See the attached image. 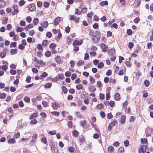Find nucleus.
Returning a JSON list of instances; mask_svg holds the SVG:
<instances>
[{
    "instance_id": "38",
    "label": "nucleus",
    "mask_w": 153,
    "mask_h": 153,
    "mask_svg": "<svg viewBox=\"0 0 153 153\" xmlns=\"http://www.w3.org/2000/svg\"><path fill=\"white\" fill-rule=\"evenodd\" d=\"M50 5V3L48 2L44 1L43 3V6L45 8L48 7Z\"/></svg>"
},
{
    "instance_id": "13",
    "label": "nucleus",
    "mask_w": 153,
    "mask_h": 153,
    "mask_svg": "<svg viewBox=\"0 0 153 153\" xmlns=\"http://www.w3.org/2000/svg\"><path fill=\"white\" fill-rule=\"evenodd\" d=\"M49 144L51 148V149H52V146H55L54 143L51 140H50L48 141Z\"/></svg>"
},
{
    "instance_id": "43",
    "label": "nucleus",
    "mask_w": 153,
    "mask_h": 153,
    "mask_svg": "<svg viewBox=\"0 0 153 153\" xmlns=\"http://www.w3.org/2000/svg\"><path fill=\"white\" fill-rule=\"evenodd\" d=\"M40 115L42 118H45L47 117V115L44 112H41L40 114Z\"/></svg>"
},
{
    "instance_id": "35",
    "label": "nucleus",
    "mask_w": 153,
    "mask_h": 153,
    "mask_svg": "<svg viewBox=\"0 0 153 153\" xmlns=\"http://www.w3.org/2000/svg\"><path fill=\"white\" fill-rule=\"evenodd\" d=\"M46 36L48 38H51L52 36V34L50 32H48L46 33Z\"/></svg>"
},
{
    "instance_id": "32",
    "label": "nucleus",
    "mask_w": 153,
    "mask_h": 153,
    "mask_svg": "<svg viewBox=\"0 0 153 153\" xmlns=\"http://www.w3.org/2000/svg\"><path fill=\"white\" fill-rule=\"evenodd\" d=\"M6 96V94L4 93H0V98L3 99L5 98Z\"/></svg>"
},
{
    "instance_id": "9",
    "label": "nucleus",
    "mask_w": 153,
    "mask_h": 153,
    "mask_svg": "<svg viewBox=\"0 0 153 153\" xmlns=\"http://www.w3.org/2000/svg\"><path fill=\"white\" fill-rule=\"evenodd\" d=\"M6 5V3L4 1L0 0V8H3Z\"/></svg>"
},
{
    "instance_id": "33",
    "label": "nucleus",
    "mask_w": 153,
    "mask_h": 153,
    "mask_svg": "<svg viewBox=\"0 0 153 153\" xmlns=\"http://www.w3.org/2000/svg\"><path fill=\"white\" fill-rule=\"evenodd\" d=\"M25 3V2L24 0H21L19 2V4L20 6H22Z\"/></svg>"
},
{
    "instance_id": "64",
    "label": "nucleus",
    "mask_w": 153,
    "mask_h": 153,
    "mask_svg": "<svg viewBox=\"0 0 153 153\" xmlns=\"http://www.w3.org/2000/svg\"><path fill=\"white\" fill-rule=\"evenodd\" d=\"M53 153H59V151L57 148L54 149H51Z\"/></svg>"
},
{
    "instance_id": "28",
    "label": "nucleus",
    "mask_w": 153,
    "mask_h": 153,
    "mask_svg": "<svg viewBox=\"0 0 153 153\" xmlns=\"http://www.w3.org/2000/svg\"><path fill=\"white\" fill-rule=\"evenodd\" d=\"M62 92L65 94L67 93V88L65 86H62Z\"/></svg>"
},
{
    "instance_id": "26",
    "label": "nucleus",
    "mask_w": 153,
    "mask_h": 153,
    "mask_svg": "<svg viewBox=\"0 0 153 153\" xmlns=\"http://www.w3.org/2000/svg\"><path fill=\"white\" fill-rule=\"evenodd\" d=\"M24 100L25 102L27 103H29L30 102V99L28 97L25 96L24 97Z\"/></svg>"
},
{
    "instance_id": "52",
    "label": "nucleus",
    "mask_w": 153,
    "mask_h": 153,
    "mask_svg": "<svg viewBox=\"0 0 153 153\" xmlns=\"http://www.w3.org/2000/svg\"><path fill=\"white\" fill-rule=\"evenodd\" d=\"M8 67L7 65H4L1 66V69L4 71H5L7 69Z\"/></svg>"
},
{
    "instance_id": "30",
    "label": "nucleus",
    "mask_w": 153,
    "mask_h": 153,
    "mask_svg": "<svg viewBox=\"0 0 153 153\" xmlns=\"http://www.w3.org/2000/svg\"><path fill=\"white\" fill-rule=\"evenodd\" d=\"M48 43V40H44L42 43V44L43 46H46L47 45V44Z\"/></svg>"
},
{
    "instance_id": "19",
    "label": "nucleus",
    "mask_w": 153,
    "mask_h": 153,
    "mask_svg": "<svg viewBox=\"0 0 153 153\" xmlns=\"http://www.w3.org/2000/svg\"><path fill=\"white\" fill-rule=\"evenodd\" d=\"M39 19L38 18H36L33 19V22L34 25H36L39 22Z\"/></svg>"
},
{
    "instance_id": "40",
    "label": "nucleus",
    "mask_w": 153,
    "mask_h": 153,
    "mask_svg": "<svg viewBox=\"0 0 153 153\" xmlns=\"http://www.w3.org/2000/svg\"><path fill=\"white\" fill-rule=\"evenodd\" d=\"M37 123V121L36 119H33L31 120L30 122L31 124H35Z\"/></svg>"
},
{
    "instance_id": "42",
    "label": "nucleus",
    "mask_w": 153,
    "mask_h": 153,
    "mask_svg": "<svg viewBox=\"0 0 153 153\" xmlns=\"http://www.w3.org/2000/svg\"><path fill=\"white\" fill-rule=\"evenodd\" d=\"M51 113L52 114L56 116H58L59 114V113L58 111H53L51 112Z\"/></svg>"
},
{
    "instance_id": "20",
    "label": "nucleus",
    "mask_w": 153,
    "mask_h": 153,
    "mask_svg": "<svg viewBox=\"0 0 153 153\" xmlns=\"http://www.w3.org/2000/svg\"><path fill=\"white\" fill-rule=\"evenodd\" d=\"M37 116V113H35L32 114L29 117L30 119H32L34 117H36Z\"/></svg>"
},
{
    "instance_id": "11",
    "label": "nucleus",
    "mask_w": 153,
    "mask_h": 153,
    "mask_svg": "<svg viewBox=\"0 0 153 153\" xmlns=\"http://www.w3.org/2000/svg\"><path fill=\"white\" fill-rule=\"evenodd\" d=\"M48 75V74L45 72H43L42 74L40 76V79H42L43 78L46 77Z\"/></svg>"
},
{
    "instance_id": "54",
    "label": "nucleus",
    "mask_w": 153,
    "mask_h": 153,
    "mask_svg": "<svg viewBox=\"0 0 153 153\" xmlns=\"http://www.w3.org/2000/svg\"><path fill=\"white\" fill-rule=\"evenodd\" d=\"M73 135L75 137H77L78 134V132L76 131H73L72 132Z\"/></svg>"
},
{
    "instance_id": "8",
    "label": "nucleus",
    "mask_w": 153,
    "mask_h": 153,
    "mask_svg": "<svg viewBox=\"0 0 153 153\" xmlns=\"http://www.w3.org/2000/svg\"><path fill=\"white\" fill-rule=\"evenodd\" d=\"M56 62L60 64L61 63L62 61L60 56H57L55 58Z\"/></svg>"
},
{
    "instance_id": "18",
    "label": "nucleus",
    "mask_w": 153,
    "mask_h": 153,
    "mask_svg": "<svg viewBox=\"0 0 153 153\" xmlns=\"http://www.w3.org/2000/svg\"><path fill=\"white\" fill-rule=\"evenodd\" d=\"M126 117L124 115H122L121 118L120 122L121 123L123 124L125 122V119Z\"/></svg>"
},
{
    "instance_id": "41",
    "label": "nucleus",
    "mask_w": 153,
    "mask_h": 153,
    "mask_svg": "<svg viewBox=\"0 0 153 153\" xmlns=\"http://www.w3.org/2000/svg\"><path fill=\"white\" fill-rule=\"evenodd\" d=\"M37 48L38 50H42V51L43 49V48L42 45L40 44H38L37 46Z\"/></svg>"
},
{
    "instance_id": "6",
    "label": "nucleus",
    "mask_w": 153,
    "mask_h": 153,
    "mask_svg": "<svg viewBox=\"0 0 153 153\" xmlns=\"http://www.w3.org/2000/svg\"><path fill=\"white\" fill-rule=\"evenodd\" d=\"M60 19L61 18L59 17H57L54 20V25L55 26L57 25L58 23L60 22Z\"/></svg>"
},
{
    "instance_id": "63",
    "label": "nucleus",
    "mask_w": 153,
    "mask_h": 153,
    "mask_svg": "<svg viewBox=\"0 0 153 153\" xmlns=\"http://www.w3.org/2000/svg\"><path fill=\"white\" fill-rule=\"evenodd\" d=\"M17 65L14 64L12 63L10 65V68H11L16 69Z\"/></svg>"
},
{
    "instance_id": "46",
    "label": "nucleus",
    "mask_w": 153,
    "mask_h": 153,
    "mask_svg": "<svg viewBox=\"0 0 153 153\" xmlns=\"http://www.w3.org/2000/svg\"><path fill=\"white\" fill-rule=\"evenodd\" d=\"M109 124L113 127L117 124V121L116 120H114L113 122L110 123Z\"/></svg>"
},
{
    "instance_id": "12",
    "label": "nucleus",
    "mask_w": 153,
    "mask_h": 153,
    "mask_svg": "<svg viewBox=\"0 0 153 153\" xmlns=\"http://www.w3.org/2000/svg\"><path fill=\"white\" fill-rule=\"evenodd\" d=\"M16 142V140L14 138H11L8 140V143L10 144L14 143Z\"/></svg>"
},
{
    "instance_id": "49",
    "label": "nucleus",
    "mask_w": 153,
    "mask_h": 153,
    "mask_svg": "<svg viewBox=\"0 0 153 153\" xmlns=\"http://www.w3.org/2000/svg\"><path fill=\"white\" fill-rule=\"evenodd\" d=\"M83 86L81 84L78 85L76 86V88L77 90H80L82 88Z\"/></svg>"
},
{
    "instance_id": "21",
    "label": "nucleus",
    "mask_w": 153,
    "mask_h": 153,
    "mask_svg": "<svg viewBox=\"0 0 153 153\" xmlns=\"http://www.w3.org/2000/svg\"><path fill=\"white\" fill-rule=\"evenodd\" d=\"M8 20V18L7 17H4L2 20V23L3 24H6L7 23Z\"/></svg>"
},
{
    "instance_id": "31",
    "label": "nucleus",
    "mask_w": 153,
    "mask_h": 153,
    "mask_svg": "<svg viewBox=\"0 0 153 153\" xmlns=\"http://www.w3.org/2000/svg\"><path fill=\"white\" fill-rule=\"evenodd\" d=\"M51 52L49 51H46L45 53V56L48 57H50L51 56Z\"/></svg>"
},
{
    "instance_id": "25",
    "label": "nucleus",
    "mask_w": 153,
    "mask_h": 153,
    "mask_svg": "<svg viewBox=\"0 0 153 153\" xmlns=\"http://www.w3.org/2000/svg\"><path fill=\"white\" fill-rule=\"evenodd\" d=\"M16 31L17 32H22L24 31V28L22 27H18L16 28Z\"/></svg>"
},
{
    "instance_id": "51",
    "label": "nucleus",
    "mask_w": 153,
    "mask_h": 153,
    "mask_svg": "<svg viewBox=\"0 0 153 153\" xmlns=\"http://www.w3.org/2000/svg\"><path fill=\"white\" fill-rule=\"evenodd\" d=\"M37 4L38 7H41L42 5V2L41 1H38L37 2Z\"/></svg>"
},
{
    "instance_id": "14",
    "label": "nucleus",
    "mask_w": 153,
    "mask_h": 153,
    "mask_svg": "<svg viewBox=\"0 0 153 153\" xmlns=\"http://www.w3.org/2000/svg\"><path fill=\"white\" fill-rule=\"evenodd\" d=\"M88 89L89 91L91 92H94L95 91L96 89L94 86L91 85L88 87Z\"/></svg>"
},
{
    "instance_id": "16",
    "label": "nucleus",
    "mask_w": 153,
    "mask_h": 153,
    "mask_svg": "<svg viewBox=\"0 0 153 153\" xmlns=\"http://www.w3.org/2000/svg\"><path fill=\"white\" fill-rule=\"evenodd\" d=\"M41 141L42 143H44L45 144H47V145H48L47 144V139L46 137H43L41 139Z\"/></svg>"
},
{
    "instance_id": "17",
    "label": "nucleus",
    "mask_w": 153,
    "mask_h": 153,
    "mask_svg": "<svg viewBox=\"0 0 153 153\" xmlns=\"http://www.w3.org/2000/svg\"><path fill=\"white\" fill-rule=\"evenodd\" d=\"M18 50L16 48L14 49H11L10 50V53L12 55H14L16 54Z\"/></svg>"
},
{
    "instance_id": "1",
    "label": "nucleus",
    "mask_w": 153,
    "mask_h": 153,
    "mask_svg": "<svg viewBox=\"0 0 153 153\" xmlns=\"http://www.w3.org/2000/svg\"><path fill=\"white\" fill-rule=\"evenodd\" d=\"M147 149V146L145 145H142L139 149V153H145Z\"/></svg>"
},
{
    "instance_id": "7",
    "label": "nucleus",
    "mask_w": 153,
    "mask_h": 153,
    "mask_svg": "<svg viewBox=\"0 0 153 153\" xmlns=\"http://www.w3.org/2000/svg\"><path fill=\"white\" fill-rule=\"evenodd\" d=\"M48 23L47 21H44L43 22H42L40 25L41 26L44 28H46L48 25Z\"/></svg>"
},
{
    "instance_id": "5",
    "label": "nucleus",
    "mask_w": 153,
    "mask_h": 153,
    "mask_svg": "<svg viewBox=\"0 0 153 153\" xmlns=\"http://www.w3.org/2000/svg\"><path fill=\"white\" fill-rule=\"evenodd\" d=\"M78 140L81 143H83L85 141V139L83 135L79 136L78 137Z\"/></svg>"
},
{
    "instance_id": "29",
    "label": "nucleus",
    "mask_w": 153,
    "mask_h": 153,
    "mask_svg": "<svg viewBox=\"0 0 153 153\" xmlns=\"http://www.w3.org/2000/svg\"><path fill=\"white\" fill-rule=\"evenodd\" d=\"M56 45L53 43H52L49 45V47L50 48L54 49L56 47Z\"/></svg>"
},
{
    "instance_id": "10",
    "label": "nucleus",
    "mask_w": 153,
    "mask_h": 153,
    "mask_svg": "<svg viewBox=\"0 0 153 153\" xmlns=\"http://www.w3.org/2000/svg\"><path fill=\"white\" fill-rule=\"evenodd\" d=\"M115 52V49H109L108 51V53L109 55L112 56Z\"/></svg>"
},
{
    "instance_id": "27",
    "label": "nucleus",
    "mask_w": 153,
    "mask_h": 153,
    "mask_svg": "<svg viewBox=\"0 0 153 153\" xmlns=\"http://www.w3.org/2000/svg\"><path fill=\"white\" fill-rule=\"evenodd\" d=\"M104 105L100 103V104H98L97 105V106H96L97 108V109H100L103 108L104 107Z\"/></svg>"
},
{
    "instance_id": "60",
    "label": "nucleus",
    "mask_w": 153,
    "mask_h": 153,
    "mask_svg": "<svg viewBox=\"0 0 153 153\" xmlns=\"http://www.w3.org/2000/svg\"><path fill=\"white\" fill-rule=\"evenodd\" d=\"M69 18L70 20H74L75 19L76 17L74 15H70Z\"/></svg>"
},
{
    "instance_id": "55",
    "label": "nucleus",
    "mask_w": 153,
    "mask_h": 153,
    "mask_svg": "<svg viewBox=\"0 0 153 153\" xmlns=\"http://www.w3.org/2000/svg\"><path fill=\"white\" fill-rule=\"evenodd\" d=\"M42 104L44 107H47L48 103L46 101L43 100L42 101Z\"/></svg>"
},
{
    "instance_id": "57",
    "label": "nucleus",
    "mask_w": 153,
    "mask_h": 153,
    "mask_svg": "<svg viewBox=\"0 0 153 153\" xmlns=\"http://www.w3.org/2000/svg\"><path fill=\"white\" fill-rule=\"evenodd\" d=\"M20 25L21 26H25L26 25V23L25 21L21 20L20 22Z\"/></svg>"
},
{
    "instance_id": "37",
    "label": "nucleus",
    "mask_w": 153,
    "mask_h": 153,
    "mask_svg": "<svg viewBox=\"0 0 153 153\" xmlns=\"http://www.w3.org/2000/svg\"><path fill=\"white\" fill-rule=\"evenodd\" d=\"M10 72L11 74L13 75H15L17 73L16 71V70L13 69H11L10 70Z\"/></svg>"
},
{
    "instance_id": "39",
    "label": "nucleus",
    "mask_w": 153,
    "mask_h": 153,
    "mask_svg": "<svg viewBox=\"0 0 153 153\" xmlns=\"http://www.w3.org/2000/svg\"><path fill=\"white\" fill-rule=\"evenodd\" d=\"M48 133L50 135H53L56 134V131L55 130H53L49 131Z\"/></svg>"
},
{
    "instance_id": "34",
    "label": "nucleus",
    "mask_w": 153,
    "mask_h": 153,
    "mask_svg": "<svg viewBox=\"0 0 153 153\" xmlns=\"http://www.w3.org/2000/svg\"><path fill=\"white\" fill-rule=\"evenodd\" d=\"M108 4V2L107 1H101L100 3V4L101 6H103L104 5H107Z\"/></svg>"
},
{
    "instance_id": "48",
    "label": "nucleus",
    "mask_w": 153,
    "mask_h": 153,
    "mask_svg": "<svg viewBox=\"0 0 153 153\" xmlns=\"http://www.w3.org/2000/svg\"><path fill=\"white\" fill-rule=\"evenodd\" d=\"M104 66V64L103 62H100L98 64L97 67L99 68H102Z\"/></svg>"
},
{
    "instance_id": "4",
    "label": "nucleus",
    "mask_w": 153,
    "mask_h": 153,
    "mask_svg": "<svg viewBox=\"0 0 153 153\" xmlns=\"http://www.w3.org/2000/svg\"><path fill=\"white\" fill-rule=\"evenodd\" d=\"M100 47L102 49L103 52H106L108 49L106 45L104 43H102L100 45Z\"/></svg>"
},
{
    "instance_id": "62",
    "label": "nucleus",
    "mask_w": 153,
    "mask_h": 153,
    "mask_svg": "<svg viewBox=\"0 0 153 153\" xmlns=\"http://www.w3.org/2000/svg\"><path fill=\"white\" fill-rule=\"evenodd\" d=\"M19 10H14L11 13V14L13 15H15L16 14H17L18 13H19Z\"/></svg>"
},
{
    "instance_id": "22",
    "label": "nucleus",
    "mask_w": 153,
    "mask_h": 153,
    "mask_svg": "<svg viewBox=\"0 0 153 153\" xmlns=\"http://www.w3.org/2000/svg\"><path fill=\"white\" fill-rule=\"evenodd\" d=\"M0 57L2 58H4L6 56V52L4 51H1L0 52Z\"/></svg>"
},
{
    "instance_id": "45",
    "label": "nucleus",
    "mask_w": 153,
    "mask_h": 153,
    "mask_svg": "<svg viewBox=\"0 0 153 153\" xmlns=\"http://www.w3.org/2000/svg\"><path fill=\"white\" fill-rule=\"evenodd\" d=\"M90 81V82L91 84L94 83L95 82V79L91 76H89Z\"/></svg>"
},
{
    "instance_id": "58",
    "label": "nucleus",
    "mask_w": 153,
    "mask_h": 153,
    "mask_svg": "<svg viewBox=\"0 0 153 153\" xmlns=\"http://www.w3.org/2000/svg\"><path fill=\"white\" fill-rule=\"evenodd\" d=\"M79 45V41L77 40H75L73 43V46Z\"/></svg>"
},
{
    "instance_id": "36",
    "label": "nucleus",
    "mask_w": 153,
    "mask_h": 153,
    "mask_svg": "<svg viewBox=\"0 0 153 153\" xmlns=\"http://www.w3.org/2000/svg\"><path fill=\"white\" fill-rule=\"evenodd\" d=\"M31 77L30 76H27L25 80L26 82L27 83H30L31 81Z\"/></svg>"
},
{
    "instance_id": "56",
    "label": "nucleus",
    "mask_w": 153,
    "mask_h": 153,
    "mask_svg": "<svg viewBox=\"0 0 153 153\" xmlns=\"http://www.w3.org/2000/svg\"><path fill=\"white\" fill-rule=\"evenodd\" d=\"M12 7L14 10H18L19 7L17 5H16V4L13 5L12 6Z\"/></svg>"
},
{
    "instance_id": "24",
    "label": "nucleus",
    "mask_w": 153,
    "mask_h": 153,
    "mask_svg": "<svg viewBox=\"0 0 153 153\" xmlns=\"http://www.w3.org/2000/svg\"><path fill=\"white\" fill-rule=\"evenodd\" d=\"M16 42H12L10 44V48L16 47Z\"/></svg>"
},
{
    "instance_id": "2",
    "label": "nucleus",
    "mask_w": 153,
    "mask_h": 153,
    "mask_svg": "<svg viewBox=\"0 0 153 153\" xmlns=\"http://www.w3.org/2000/svg\"><path fill=\"white\" fill-rule=\"evenodd\" d=\"M28 10L30 11H33L36 10V5L34 3L29 4L27 6Z\"/></svg>"
},
{
    "instance_id": "50",
    "label": "nucleus",
    "mask_w": 153,
    "mask_h": 153,
    "mask_svg": "<svg viewBox=\"0 0 153 153\" xmlns=\"http://www.w3.org/2000/svg\"><path fill=\"white\" fill-rule=\"evenodd\" d=\"M141 142L142 143H146L147 142V140L146 138H142L141 139Z\"/></svg>"
},
{
    "instance_id": "44",
    "label": "nucleus",
    "mask_w": 153,
    "mask_h": 153,
    "mask_svg": "<svg viewBox=\"0 0 153 153\" xmlns=\"http://www.w3.org/2000/svg\"><path fill=\"white\" fill-rule=\"evenodd\" d=\"M32 19L31 17L30 16H28L26 18V20L27 22L29 23L31 22Z\"/></svg>"
},
{
    "instance_id": "47",
    "label": "nucleus",
    "mask_w": 153,
    "mask_h": 153,
    "mask_svg": "<svg viewBox=\"0 0 153 153\" xmlns=\"http://www.w3.org/2000/svg\"><path fill=\"white\" fill-rule=\"evenodd\" d=\"M25 46L23 45L22 44H20L19 45H18V48L19 49L22 50H23L25 48Z\"/></svg>"
},
{
    "instance_id": "59",
    "label": "nucleus",
    "mask_w": 153,
    "mask_h": 153,
    "mask_svg": "<svg viewBox=\"0 0 153 153\" xmlns=\"http://www.w3.org/2000/svg\"><path fill=\"white\" fill-rule=\"evenodd\" d=\"M68 151L71 152H74V147L72 146L68 148Z\"/></svg>"
},
{
    "instance_id": "3",
    "label": "nucleus",
    "mask_w": 153,
    "mask_h": 153,
    "mask_svg": "<svg viewBox=\"0 0 153 153\" xmlns=\"http://www.w3.org/2000/svg\"><path fill=\"white\" fill-rule=\"evenodd\" d=\"M52 106L54 110H57L60 107V105L58 102H53L52 103Z\"/></svg>"
},
{
    "instance_id": "61",
    "label": "nucleus",
    "mask_w": 153,
    "mask_h": 153,
    "mask_svg": "<svg viewBox=\"0 0 153 153\" xmlns=\"http://www.w3.org/2000/svg\"><path fill=\"white\" fill-rule=\"evenodd\" d=\"M128 48L131 49L133 48L134 46L133 43L131 42H129L128 44Z\"/></svg>"
},
{
    "instance_id": "53",
    "label": "nucleus",
    "mask_w": 153,
    "mask_h": 153,
    "mask_svg": "<svg viewBox=\"0 0 153 153\" xmlns=\"http://www.w3.org/2000/svg\"><path fill=\"white\" fill-rule=\"evenodd\" d=\"M19 106L21 107H23L24 106V104L22 100H20L19 102Z\"/></svg>"
},
{
    "instance_id": "15",
    "label": "nucleus",
    "mask_w": 153,
    "mask_h": 153,
    "mask_svg": "<svg viewBox=\"0 0 153 153\" xmlns=\"http://www.w3.org/2000/svg\"><path fill=\"white\" fill-rule=\"evenodd\" d=\"M52 83H47L44 86V87L46 88H50L52 86Z\"/></svg>"
},
{
    "instance_id": "23",
    "label": "nucleus",
    "mask_w": 153,
    "mask_h": 153,
    "mask_svg": "<svg viewBox=\"0 0 153 153\" xmlns=\"http://www.w3.org/2000/svg\"><path fill=\"white\" fill-rule=\"evenodd\" d=\"M120 94L119 93H117L115 95V99L116 100H118L120 99Z\"/></svg>"
}]
</instances>
